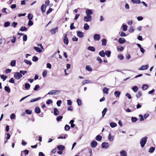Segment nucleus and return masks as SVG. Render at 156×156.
Masks as SVG:
<instances>
[{"label": "nucleus", "mask_w": 156, "mask_h": 156, "mask_svg": "<svg viewBox=\"0 0 156 156\" xmlns=\"http://www.w3.org/2000/svg\"><path fill=\"white\" fill-rule=\"evenodd\" d=\"M147 137L145 136L143 137L140 140V144L141 147H144L145 144H146L147 141Z\"/></svg>", "instance_id": "obj_1"}, {"label": "nucleus", "mask_w": 156, "mask_h": 156, "mask_svg": "<svg viewBox=\"0 0 156 156\" xmlns=\"http://www.w3.org/2000/svg\"><path fill=\"white\" fill-rule=\"evenodd\" d=\"M22 77V75L21 74L20 72H16L14 73V78L17 80L20 79Z\"/></svg>", "instance_id": "obj_2"}, {"label": "nucleus", "mask_w": 156, "mask_h": 156, "mask_svg": "<svg viewBox=\"0 0 156 156\" xmlns=\"http://www.w3.org/2000/svg\"><path fill=\"white\" fill-rule=\"evenodd\" d=\"M60 92V91L59 90H52L50 91L47 94L49 95H55L56 94H58Z\"/></svg>", "instance_id": "obj_3"}, {"label": "nucleus", "mask_w": 156, "mask_h": 156, "mask_svg": "<svg viewBox=\"0 0 156 156\" xmlns=\"http://www.w3.org/2000/svg\"><path fill=\"white\" fill-rule=\"evenodd\" d=\"M109 146V144L108 142H103L101 144V147L102 148L107 149Z\"/></svg>", "instance_id": "obj_4"}, {"label": "nucleus", "mask_w": 156, "mask_h": 156, "mask_svg": "<svg viewBox=\"0 0 156 156\" xmlns=\"http://www.w3.org/2000/svg\"><path fill=\"white\" fill-rule=\"evenodd\" d=\"M92 20V16H86L84 17V20L86 22H90Z\"/></svg>", "instance_id": "obj_5"}, {"label": "nucleus", "mask_w": 156, "mask_h": 156, "mask_svg": "<svg viewBox=\"0 0 156 156\" xmlns=\"http://www.w3.org/2000/svg\"><path fill=\"white\" fill-rule=\"evenodd\" d=\"M93 37L94 40L95 41H99L101 38L100 35L98 34H94Z\"/></svg>", "instance_id": "obj_6"}, {"label": "nucleus", "mask_w": 156, "mask_h": 156, "mask_svg": "<svg viewBox=\"0 0 156 156\" xmlns=\"http://www.w3.org/2000/svg\"><path fill=\"white\" fill-rule=\"evenodd\" d=\"M148 67V65H142L141 67L139 68L138 69L140 70H144L147 69Z\"/></svg>", "instance_id": "obj_7"}, {"label": "nucleus", "mask_w": 156, "mask_h": 156, "mask_svg": "<svg viewBox=\"0 0 156 156\" xmlns=\"http://www.w3.org/2000/svg\"><path fill=\"white\" fill-rule=\"evenodd\" d=\"M67 34H65V36H64V38L63 39V42L66 45H67L69 43V41L68 38L67 37Z\"/></svg>", "instance_id": "obj_8"}, {"label": "nucleus", "mask_w": 156, "mask_h": 156, "mask_svg": "<svg viewBox=\"0 0 156 156\" xmlns=\"http://www.w3.org/2000/svg\"><path fill=\"white\" fill-rule=\"evenodd\" d=\"M97 145V142L95 140L92 141L90 143V145L93 148L95 147Z\"/></svg>", "instance_id": "obj_9"}, {"label": "nucleus", "mask_w": 156, "mask_h": 156, "mask_svg": "<svg viewBox=\"0 0 156 156\" xmlns=\"http://www.w3.org/2000/svg\"><path fill=\"white\" fill-rule=\"evenodd\" d=\"M93 13V12L91 9H87L86 11V14L87 16H91Z\"/></svg>", "instance_id": "obj_10"}, {"label": "nucleus", "mask_w": 156, "mask_h": 156, "mask_svg": "<svg viewBox=\"0 0 156 156\" xmlns=\"http://www.w3.org/2000/svg\"><path fill=\"white\" fill-rule=\"evenodd\" d=\"M77 35L79 37L82 38L84 35V33L83 32L79 31L77 32Z\"/></svg>", "instance_id": "obj_11"}, {"label": "nucleus", "mask_w": 156, "mask_h": 156, "mask_svg": "<svg viewBox=\"0 0 156 156\" xmlns=\"http://www.w3.org/2000/svg\"><path fill=\"white\" fill-rule=\"evenodd\" d=\"M118 42L120 44H122L125 42L126 40L124 38L120 37L119 39Z\"/></svg>", "instance_id": "obj_12"}, {"label": "nucleus", "mask_w": 156, "mask_h": 156, "mask_svg": "<svg viewBox=\"0 0 156 156\" xmlns=\"http://www.w3.org/2000/svg\"><path fill=\"white\" fill-rule=\"evenodd\" d=\"M46 5H44V4H43L41 6V10L42 11V13H44L45 12L46 9Z\"/></svg>", "instance_id": "obj_13"}, {"label": "nucleus", "mask_w": 156, "mask_h": 156, "mask_svg": "<svg viewBox=\"0 0 156 156\" xmlns=\"http://www.w3.org/2000/svg\"><path fill=\"white\" fill-rule=\"evenodd\" d=\"M120 156H127V153L124 150H122L120 152Z\"/></svg>", "instance_id": "obj_14"}, {"label": "nucleus", "mask_w": 156, "mask_h": 156, "mask_svg": "<svg viewBox=\"0 0 156 156\" xmlns=\"http://www.w3.org/2000/svg\"><path fill=\"white\" fill-rule=\"evenodd\" d=\"M120 94L121 92L119 91H115L114 93V95L116 97H119Z\"/></svg>", "instance_id": "obj_15"}, {"label": "nucleus", "mask_w": 156, "mask_h": 156, "mask_svg": "<svg viewBox=\"0 0 156 156\" xmlns=\"http://www.w3.org/2000/svg\"><path fill=\"white\" fill-rule=\"evenodd\" d=\"M57 148L59 151H62L65 148V147L62 145H58Z\"/></svg>", "instance_id": "obj_16"}, {"label": "nucleus", "mask_w": 156, "mask_h": 156, "mask_svg": "<svg viewBox=\"0 0 156 156\" xmlns=\"http://www.w3.org/2000/svg\"><path fill=\"white\" fill-rule=\"evenodd\" d=\"M54 114L55 115H58L59 113V112L58 109L56 108H55L54 109Z\"/></svg>", "instance_id": "obj_17"}, {"label": "nucleus", "mask_w": 156, "mask_h": 156, "mask_svg": "<svg viewBox=\"0 0 156 156\" xmlns=\"http://www.w3.org/2000/svg\"><path fill=\"white\" fill-rule=\"evenodd\" d=\"M111 51H110L106 50L105 52V55L108 57H110L111 55Z\"/></svg>", "instance_id": "obj_18"}, {"label": "nucleus", "mask_w": 156, "mask_h": 156, "mask_svg": "<svg viewBox=\"0 0 156 156\" xmlns=\"http://www.w3.org/2000/svg\"><path fill=\"white\" fill-rule=\"evenodd\" d=\"M58 27H56L55 28L51 30V32L52 34H55L57 31Z\"/></svg>", "instance_id": "obj_19"}, {"label": "nucleus", "mask_w": 156, "mask_h": 156, "mask_svg": "<svg viewBox=\"0 0 156 156\" xmlns=\"http://www.w3.org/2000/svg\"><path fill=\"white\" fill-rule=\"evenodd\" d=\"M155 148L153 147H150L148 150V152L150 153H153L154 151Z\"/></svg>", "instance_id": "obj_20"}, {"label": "nucleus", "mask_w": 156, "mask_h": 156, "mask_svg": "<svg viewBox=\"0 0 156 156\" xmlns=\"http://www.w3.org/2000/svg\"><path fill=\"white\" fill-rule=\"evenodd\" d=\"M148 87V85L146 84H144L143 85L142 87V89L144 90H147Z\"/></svg>", "instance_id": "obj_21"}, {"label": "nucleus", "mask_w": 156, "mask_h": 156, "mask_svg": "<svg viewBox=\"0 0 156 156\" xmlns=\"http://www.w3.org/2000/svg\"><path fill=\"white\" fill-rule=\"evenodd\" d=\"M91 82L90 81L88 80H85L83 81L82 82V84L83 85H84L86 83H90Z\"/></svg>", "instance_id": "obj_22"}, {"label": "nucleus", "mask_w": 156, "mask_h": 156, "mask_svg": "<svg viewBox=\"0 0 156 156\" xmlns=\"http://www.w3.org/2000/svg\"><path fill=\"white\" fill-rule=\"evenodd\" d=\"M110 125L112 128H114L117 126V124L114 122H112L110 123Z\"/></svg>", "instance_id": "obj_23"}, {"label": "nucleus", "mask_w": 156, "mask_h": 156, "mask_svg": "<svg viewBox=\"0 0 156 156\" xmlns=\"http://www.w3.org/2000/svg\"><path fill=\"white\" fill-rule=\"evenodd\" d=\"M132 89L134 92H135L137 91L138 89V87L137 86H134L132 87Z\"/></svg>", "instance_id": "obj_24"}, {"label": "nucleus", "mask_w": 156, "mask_h": 156, "mask_svg": "<svg viewBox=\"0 0 156 156\" xmlns=\"http://www.w3.org/2000/svg\"><path fill=\"white\" fill-rule=\"evenodd\" d=\"M34 49L37 52L40 53L42 51V50L39 48L37 47H34Z\"/></svg>", "instance_id": "obj_25"}, {"label": "nucleus", "mask_w": 156, "mask_h": 156, "mask_svg": "<svg viewBox=\"0 0 156 156\" xmlns=\"http://www.w3.org/2000/svg\"><path fill=\"white\" fill-rule=\"evenodd\" d=\"M89 26L87 23H86L84 24L83 28L85 30H87L89 28Z\"/></svg>", "instance_id": "obj_26"}, {"label": "nucleus", "mask_w": 156, "mask_h": 156, "mask_svg": "<svg viewBox=\"0 0 156 156\" xmlns=\"http://www.w3.org/2000/svg\"><path fill=\"white\" fill-rule=\"evenodd\" d=\"M102 45L103 46H105L106 45V39L103 38L101 40Z\"/></svg>", "instance_id": "obj_27"}, {"label": "nucleus", "mask_w": 156, "mask_h": 156, "mask_svg": "<svg viewBox=\"0 0 156 156\" xmlns=\"http://www.w3.org/2000/svg\"><path fill=\"white\" fill-rule=\"evenodd\" d=\"M131 2L133 4H140V0H131Z\"/></svg>", "instance_id": "obj_28"}, {"label": "nucleus", "mask_w": 156, "mask_h": 156, "mask_svg": "<svg viewBox=\"0 0 156 156\" xmlns=\"http://www.w3.org/2000/svg\"><path fill=\"white\" fill-rule=\"evenodd\" d=\"M99 55L101 57H104L105 56V52H104L103 50H102L101 51L99 52Z\"/></svg>", "instance_id": "obj_29"}, {"label": "nucleus", "mask_w": 156, "mask_h": 156, "mask_svg": "<svg viewBox=\"0 0 156 156\" xmlns=\"http://www.w3.org/2000/svg\"><path fill=\"white\" fill-rule=\"evenodd\" d=\"M108 138L109 140L110 141H112L113 140L114 137L113 136H111V134L110 133L108 136Z\"/></svg>", "instance_id": "obj_30"}, {"label": "nucleus", "mask_w": 156, "mask_h": 156, "mask_svg": "<svg viewBox=\"0 0 156 156\" xmlns=\"http://www.w3.org/2000/svg\"><path fill=\"white\" fill-rule=\"evenodd\" d=\"M87 49L88 50L92 51H94L95 50V48L93 46H89L87 48Z\"/></svg>", "instance_id": "obj_31"}, {"label": "nucleus", "mask_w": 156, "mask_h": 156, "mask_svg": "<svg viewBox=\"0 0 156 156\" xmlns=\"http://www.w3.org/2000/svg\"><path fill=\"white\" fill-rule=\"evenodd\" d=\"M138 119L136 117H132L131 118V120L132 122L134 123L136 122Z\"/></svg>", "instance_id": "obj_32"}, {"label": "nucleus", "mask_w": 156, "mask_h": 156, "mask_svg": "<svg viewBox=\"0 0 156 156\" xmlns=\"http://www.w3.org/2000/svg\"><path fill=\"white\" fill-rule=\"evenodd\" d=\"M122 27V29L123 31H125L127 30V26L126 25L123 24Z\"/></svg>", "instance_id": "obj_33"}, {"label": "nucleus", "mask_w": 156, "mask_h": 156, "mask_svg": "<svg viewBox=\"0 0 156 156\" xmlns=\"http://www.w3.org/2000/svg\"><path fill=\"white\" fill-rule=\"evenodd\" d=\"M30 87V85L28 83H26L25 84V88L27 90H29V89Z\"/></svg>", "instance_id": "obj_34"}, {"label": "nucleus", "mask_w": 156, "mask_h": 156, "mask_svg": "<svg viewBox=\"0 0 156 156\" xmlns=\"http://www.w3.org/2000/svg\"><path fill=\"white\" fill-rule=\"evenodd\" d=\"M35 112L37 113H39L41 112V110L40 108L38 107H36L35 109Z\"/></svg>", "instance_id": "obj_35"}, {"label": "nucleus", "mask_w": 156, "mask_h": 156, "mask_svg": "<svg viewBox=\"0 0 156 156\" xmlns=\"http://www.w3.org/2000/svg\"><path fill=\"white\" fill-rule=\"evenodd\" d=\"M102 138L101 136L100 135H97L96 137V140L98 141H100L101 140Z\"/></svg>", "instance_id": "obj_36"}, {"label": "nucleus", "mask_w": 156, "mask_h": 156, "mask_svg": "<svg viewBox=\"0 0 156 156\" xmlns=\"http://www.w3.org/2000/svg\"><path fill=\"white\" fill-rule=\"evenodd\" d=\"M107 111V109L106 108H105L102 112V116L103 117L104 116L106 112Z\"/></svg>", "instance_id": "obj_37"}, {"label": "nucleus", "mask_w": 156, "mask_h": 156, "mask_svg": "<svg viewBox=\"0 0 156 156\" xmlns=\"http://www.w3.org/2000/svg\"><path fill=\"white\" fill-rule=\"evenodd\" d=\"M5 90L8 93H10V88L7 86H5L4 87Z\"/></svg>", "instance_id": "obj_38"}, {"label": "nucleus", "mask_w": 156, "mask_h": 156, "mask_svg": "<svg viewBox=\"0 0 156 156\" xmlns=\"http://www.w3.org/2000/svg\"><path fill=\"white\" fill-rule=\"evenodd\" d=\"M108 90L109 89L108 88L105 87L103 88V91L106 94H108Z\"/></svg>", "instance_id": "obj_39"}, {"label": "nucleus", "mask_w": 156, "mask_h": 156, "mask_svg": "<svg viewBox=\"0 0 156 156\" xmlns=\"http://www.w3.org/2000/svg\"><path fill=\"white\" fill-rule=\"evenodd\" d=\"M16 61L15 60H12L10 63L11 66H16Z\"/></svg>", "instance_id": "obj_40"}, {"label": "nucleus", "mask_w": 156, "mask_h": 156, "mask_svg": "<svg viewBox=\"0 0 156 156\" xmlns=\"http://www.w3.org/2000/svg\"><path fill=\"white\" fill-rule=\"evenodd\" d=\"M27 28H26L25 27H21L20 29V31H26L27 30Z\"/></svg>", "instance_id": "obj_41"}, {"label": "nucleus", "mask_w": 156, "mask_h": 156, "mask_svg": "<svg viewBox=\"0 0 156 156\" xmlns=\"http://www.w3.org/2000/svg\"><path fill=\"white\" fill-rule=\"evenodd\" d=\"M33 16L32 14L29 13L28 15V18L29 20H31L33 18Z\"/></svg>", "instance_id": "obj_42"}, {"label": "nucleus", "mask_w": 156, "mask_h": 156, "mask_svg": "<svg viewBox=\"0 0 156 156\" xmlns=\"http://www.w3.org/2000/svg\"><path fill=\"white\" fill-rule=\"evenodd\" d=\"M24 62L26 64L29 65L30 66L32 64V62L26 59L24 60Z\"/></svg>", "instance_id": "obj_43"}, {"label": "nucleus", "mask_w": 156, "mask_h": 156, "mask_svg": "<svg viewBox=\"0 0 156 156\" xmlns=\"http://www.w3.org/2000/svg\"><path fill=\"white\" fill-rule=\"evenodd\" d=\"M10 23L9 22H6L4 23V26L5 27H7L10 25Z\"/></svg>", "instance_id": "obj_44"}, {"label": "nucleus", "mask_w": 156, "mask_h": 156, "mask_svg": "<svg viewBox=\"0 0 156 156\" xmlns=\"http://www.w3.org/2000/svg\"><path fill=\"white\" fill-rule=\"evenodd\" d=\"M40 98H41V97H39L38 98H36V99H33L32 100H31L30 101V102L31 103V102L36 101H37L39 100V99H40Z\"/></svg>", "instance_id": "obj_45"}, {"label": "nucleus", "mask_w": 156, "mask_h": 156, "mask_svg": "<svg viewBox=\"0 0 156 156\" xmlns=\"http://www.w3.org/2000/svg\"><path fill=\"white\" fill-rule=\"evenodd\" d=\"M118 58L120 60H123L124 58L123 55L122 54H119L118 55Z\"/></svg>", "instance_id": "obj_46"}, {"label": "nucleus", "mask_w": 156, "mask_h": 156, "mask_svg": "<svg viewBox=\"0 0 156 156\" xmlns=\"http://www.w3.org/2000/svg\"><path fill=\"white\" fill-rule=\"evenodd\" d=\"M65 130L66 131H68L70 129V127L68 125H66L65 126Z\"/></svg>", "instance_id": "obj_47"}, {"label": "nucleus", "mask_w": 156, "mask_h": 156, "mask_svg": "<svg viewBox=\"0 0 156 156\" xmlns=\"http://www.w3.org/2000/svg\"><path fill=\"white\" fill-rule=\"evenodd\" d=\"M129 31L130 33H132L133 32V31H134L133 27L132 26H130L129 28Z\"/></svg>", "instance_id": "obj_48"}, {"label": "nucleus", "mask_w": 156, "mask_h": 156, "mask_svg": "<svg viewBox=\"0 0 156 156\" xmlns=\"http://www.w3.org/2000/svg\"><path fill=\"white\" fill-rule=\"evenodd\" d=\"M1 78L3 80V81H4L6 79L7 76L4 75H2L0 76Z\"/></svg>", "instance_id": "obj_49"}, {"label": "nucleus", "mask_w": 156, "mask_h": 156, "mask_svg": "<svg viewBox=\"0 0 156 156\" xmlns=\"http://www.w3.org/2000/svg\"><path fill=\"white\" fill-rule=\"evenodd\" d=\"M47 71L46 70H44L42 73V76L43 77H45L47 76Z\"/></svg>", "instance_id": "obj_50"}, {"label": "nucleus", "mask_w": 156, "mask_h": 156, "mask_svg": "<svg viewBox=\"0 0 156 156\" xmlns=\"http://www.w3.org/2000/svg\"><path fill=\"white\" fill-rule=\"evenodd\" d=\"M86 69L87 71H91L92 69L91 68H90L89 66H86Z\"/></svg>", "instance_id": "obj_51"}, {"label": "nucleus", "mask_w": 156, "mask_h": 156, "mask_svg": "<svg viewBox=\"0 0 156 156\" xmlns=\"http://www.w3.org/2000/svg\"><path fill=\"white\" fill-rule=\"evenodd\" d=\"M142 95V93L140 91H139L138 94H136V97L137 98H139Z\"/></svg>", "instance_id": "obj_52"}, {"label": "nucleus", "mask_w": 156, "mask_h": 156, "mask_svg": "<svg viewBox=\"0 0 156 156\" xmlns=\"http://www.w3.org/2000/svg\"><path fill=\"white\" fill-rule=\"evenodd\" d=\"M16 36H13V37H12V39L11 40V42L13 43H14L16 41Z\"/></svg>", "instance_id": "obj_53"}, {"label": "nucleus", "mask_w": 156, "mask_h": 156, "mask_svg": "<svg viewBox=\"0 0 156 156\" xmlns=\"http://www.w3.org/2000/svg\"><path fill=\"white\" fill-rule=\"evenodd\" d=\"M39 88V85L38 84H37L35 86V87L34 88V90H37Z\"/></svg>", "instance_id": "obj_54"}, {"label": "nucleus", "mask_w": 156, "mask_h": 156, "mask_svg": "<svg viewBox=\"0 0 156 156\" xmlns=\"http://www.w3.org/2000/svg\"><path fill=\"white\" fill-rule=\"evenodd\" d=\"M16 117L15 114L14 113H12L10 115V118L11 119H14Z\"/></svg>", "instance_id": "obj_55"}, {"label": "nucleus", "mask_w": 156, "mask_h": 156, "mask_svg": "<svg viewBox=\"0 0 156 156\" xmlns=\"http://www.w3.org/2000/svg\"><path fill=\"white\" fill-rule=\"evenodd\" d=\"M38 58L36 56H34L33 57L32 60L34 62L37 61H38Z\"/></svg>", "instance_id": "obj_56"}, {"label": "nucleus", "mask_w": 156, "mask_h": 156, "mask_svg": "<svg viewBox=\"0 0 156 156\" xmlns=\"http://www.w3.org/2000/svg\"><path fill=\"white\" fill-rule=\"evenodd\" d=\"M52 103V101L51 99H48L46 102V103L48 105H49Z\"/></svg>", "instance_id": "obj_57"}, {"label": "nucleus", "mask_w": 156, "mask_h": 156, "mask_svg": "<svg viewBox=\"0 0 156 156\" xmlns=\"http://www.w3.org/2000/svg\"><path fill=\"white\" fill-rule=\"evenodd\" d=\"M26 113L27 114H30L32 113V111L30 110L27 109L25 110Z\"/></svg>", "instance_id": "obj_58"}, {"label": "nucleus", "mask_w": 156, "mask_h": 156, "mask_svg": "<svg viewBox=\"0 0 156 156\" xmlns=\"http://www.w3.org/2000/svg\"><path fill=\"white\" fill-rule=\"evenodd\" d=\"M21 74L22 75L23 74V75H24L26 73H27V71L25 70H20V71Z\"/></svg>", "instance_id": "obj_59"}, {"label": "nucleus", "mask_w": 156, "mask_h": 156, "mask_svg": "<svg viewBox=\"0 0 156 156\" xmlns=\"http://www.w3.org/2000/svg\"><path fill=\"white\" fill-rule=\"evenodd\" d=\"M77 102L78 105H80L81 104V101L80 99H77Z\"/></svg>", "instance_id": "obj_60"}, {"label": "nucleus", "mask_w": 156, "mask_h": 156, "mask_svg": "<svg viewBox=\"0 0 156 156\" xmlns=\"http://www.w3.org/2000/svg\"><path fill=\"white\" fill-rule=\"evenodd\" d=\"M63 118L62 116L59 115L56 118V120L58 121H59L60 120H61Z\"/></svg>", "instance_id": "obj_61"}, {"label": "nucleus", "mask_w": 156, "mask_h": 156, "mask_svg": "<svg viewBox=\"0 0 156 156\" xmlns=\"http://www.w3.org/2000/svg\"><path fill=\"white\" fill-rule=\"evenodd\" d=\"M27 36L26 34L23 35V41H26L27 40Z\"/></svg>", "instance_id": "obj_62"}, {"label": "nucleus", "mask_w": 156, "mask_h": 156, "mask_svg": "<svg viewBox=\"0 0 156 156\" xmlns=\"http://www.w3.org/2000/svg\"><path fill=\"white\" fill-rule=\"evenodd\" d=\"M75 28L74 26V23H72L70 25V29L71 30H73Z\"/></svg>", "instance_id": "obj_63"}, {"label": "nucleus", "mask_w": 156, "mask_h": 156, "mask_svg": "<svg viewBox=\"0 0 156 156\" xmlns=\"http://www.w3.org/2000/svg\"><path fill=\"white\" fill-rule=\"evenodd\" d=\"M33 24V22L31 20H29L28 23V25L29 26H31Z\"/></svg>", "instance_id": "obj_64"}]
</instances>
